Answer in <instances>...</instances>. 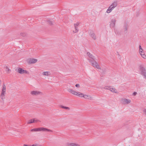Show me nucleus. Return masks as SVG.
Returning <instances> with one entry per match:
<instances>
[{
	"label": "nucleus",
	"mask_w": 146,
	"mask_h": 146,
	"mask_svg": "<svg viewBox=\"0 0 146 146\" xmlns=\"http://www.w3.org/2000/svg\"><path fill=\"white\" fill-rule=\"evenodd\" d=\"M110 86H105L104 87V89L106 90H109Z\"/></svg>",
	"instance_id": "obj_28"
},
{
	"label": "nucleus",
	"mask_w": 146,
	"mask_h": 146,
	"mask_svg": "<svg viewBox=\"0 0 146 146\" xmlns=\"http://www.w3.org/2000/svg\"><path fill=\"white\" fill-rule=\"evenodd\" d=\"M6 90V87L4 84H3L2 86L1 93L0 97L2 99H4L5 98V94Z\"/></svg>",
	"instance_id": "obj_2"
},
{
	"label": "nucleus",
	"mask_w": 146,
	"mask_h": 146,
	"mask_svg": "<svg viewBox=\"0 0 146 146\" xmlns=\"http://www.w3.org/2000/svg\"><path fill=\"white\" fill-rule=\"evenodd\" d=\"M109 90L111 92H114L115 93H117V90L115 89V88H113L111 86H110V88Z\"/></svg>",
	"instance_id": "obj_17"
},
{
	"label": "nucleus",
	"mask_w": 146,
	"mask_h": 146,
	"mask_svg": "<svg viewBox=\"0 0 146 146\" xmlns=\"http://www.w3.org/2000/svg\"><path fill=\"white\" fill-rule=\"evenodd\" d=\"M32 132H36V131H48L52 132V131L44 127H40L38 128H35L31 130Z\"/></svg>",
	"instance_id": "obj_1"
},
{
	"label": "nucleus",
	"mask_w": 146,
	"mask_h": 146,
	"mask_svg": "<svg viewBox=\"0 0 146 146\" xmlns=\"http://www.w3.org/2000/svg\"><path fill=\"white\" fill-rule=\"evenodd\" d=\"M50 72L49 71L44 72L42 73V75L43 76H48L50 75Z\"/></svg>",
	"instance_id": "obj_16"
},
{
	"label": "nucleus",
	"mask_w": 146,
	"mask_h": 146,
	"mask_svg": "<svg viewBox=\"0 0 146 146\" xmlns=\"http://www.w3.org/2000/svg\"><path fill=\"white\" fill-rule=\"evenodd\" d=\"M68 146H79V145L74 143H70L68 144Z\"/></svg>",
	"instance_id": "obj_20"
},
{
	"label": "nucleus",
	"mask_w": 146,
	"mask_h": 146,
	"mask_svg": "<svg viewBox=\"0 0 146 146\" xmlns=\"http://www.w3.org/2000/svg\"><path fill=\"white\" fill-rule=\"evenodd\" d=\"M90 61L91 62L92 66L97 69H100L101 67L99 64L95 60H90Z\"/></svg>",
	"instance_id": "obj_3"
},
{
	"label": "nucleus",
	"mask_w": 146,
	"mask_h": 146,
	"mask_svg": "<svg viewBox=\"0 0 146 146\" xmlns=\"http://www.w3.org/2000/svg\"><path fill=\"white\" fill-rule=\"evenodd\" d=\"M48 22H49V24L50 25H52L53 24L52 22L51 21H49Z\"/></svg>",
	"instance_id": "obj_32"
},
{
	"label": "nucleus",
	"mask_w": 146,
	"mask_h": 146,
	"mask_svg": "<svg viewBox=\"0 0 146 146\" xmlns=\"http://www.w3.org/2000/svg\"><path fill=\"white\" fill-rule=\"evenodd\" d=\"M75 86L77 87H80V85L79 84H76Z\"/></svg>",
	"instance_id": "obj_33"
},
{
	"label": "nucleus",
	"mask_w": 146,
	"mask_h": 146,
	"mask_svg": "<svg viewBox=\"0 0 146 146\" xmlns=\"http://www.w3.org/2000/svg\"><path fill=\"white\" fill-rule=\"evenodd\" d=\"M139 68L141 71V74L144 76V78L146 80V70L141 66H140Z\"/></svg>",
	"instance_id": "obj_4"
},
{
	"label": "nucleus",
	"mask_w": 146,
	"mask_h": 146,
	"mask_svg": "<svg viewBox=\"0 0 146 146\" xmlns=\"http://www.w3.org/2000/svg\"><path fill=\"white\" fill-rule=\"evenodd\" d=\"M30 146H41V145H40V144L36 143V144H33L32 145H30Z\"/></svg>",
	"instance_id": "obj_26"
},
{
	"label": "nucleus",
	"mask_w": 146,
	"mask_h": 146,
	"mask_svg": "<svg viewBox=\"0 0 146 146\" xmlns=\"http://www.w3.org/2000/svg\"><path fill=\"white\" fill-rule=\"evenodd\" d=\"M137 94V93L136 92H134L133 93V95L134 96L136 95Z\"/></svg>",
	"instance_id": "obj_31"
},
{
	"label": "nucleus",
	"mask_w": 146,
	"mask_h": 146,
	"mask_svg": "<svg viewBox=\"0 0 146 146\" xmlns=\"http://www.w3.org/2000/svg\"><path fill=\"white\" fill-rule=\"evenodd\" d=\"M60 107L62 108L68 110H69L70 109V108L68 107L64 106L62 105L60 106Z\"/></svg>",
	"instance_id": "obj_21"
},
{
	"label": "nucleus",
	"mask_w": 146,
	"mask_h": 146,
	"mask_svg": "<svg viewBox=\"0 0 146 146\" xmlns=\"http://www.w3.org/2000/svg\"><path fill=\"white\" fill-rule=\"evenodd\" d=\"M17 72L20 74H29V72L26 70H23V68H18Z\"/></svg>",
	"instance_id": "obj_8"
},
{
	"label": "nucleus",
	"mask_w": 146,
	"mask_h": 146,
	"mask_svg": "<svg viewBox=\"0 0 146 146\" xmlns=\"http://www.w3.org/2000/svg\"><path fill=\"white\" fill-rule=\"evenodd\" d=\"M37 60L36 59L31 58L29 60V62L30 64L35 63L37 62Z\"/></svg>",
	"instance_id": "obj_15"
},
{
	"label": "nucleus",
	"mask_w": 146,
	"mask_h": 146,
	"mask_svg": "<svg viewBox=\"0 0 146 146\" xmlns=\"http://www.w3.org/2000/svg\"><path fill=\"white\" fill-rule=\"evenodd\" d=\"M87 98H87V99L89 100H91L92 99V97H91L90 96V95H88Z\"/></svg>",
	"instance_id": "obj_29"
},
{
	"label": "nucleus",
	"mask_w": 146,
	"mask_h": 146,
	"mask_svg": "<svg viewBox=\"0 0 146 146\" xmlns=\"http://www.w3.org/2000/svg\"><path fill=\"white\" fill-rule=\"evenodd\" d=\"M139 53L140 54L142 58L146 59V55L145 54L143 50L140 45L139 46Z\"/></svg>",
	"instance_id": "obj_5"
},
{
	"label": "nucleus",
	"mask_w": 146,
	"mask_h": 146,
	"mask_svg": "<svg viewBox=\"0 0 146 146\" xmlns=\"http://www.w3.org/2000/svg\"><path fill=\"white\" fill-rule=\"evenodd\" d=\"M24 146H30V145H26V144H24Z\"/></svg>",
	"instance_id": "obj_34"
},
{
	"label": "nucleus",
	"mask_w": 146,
	"mask_h": 146,
	"mask_svg": "<svg viewBox=\"0 0 146 146\" xmlns=\"http://www.w3.org/2000/svg\"><path fill=\"white\" fill-rule=\"evenodd\" d=\"M128 27H129L127 24H126L124 25L123 27V30L124 33L126 34L127 33Z\"/></svg>",
	"instance_id": "obj_10"
},
{
	"label": "nucleus",
	"mask_w": 146,
	"mask_h": 146,
	"mask_svg": "<svg viewBox=\"0 0 146 146\" xmlns=\"http://www.w3.org/2000/svg\"><path fill=\"white\" fill-rule=\"evenodd\" d=\"M74 27L75 30L73 31V32L74 33H77L78 31V27L76 26H74Z\"/></svg>",
	"instance_id": "obj_22"
},
{
	"label": "nucleus",
	"mask_w": 146,
	"mask_h": 146,
	"mask_svg": "<svg viewBox=\"0 0 146 146\" xmlns=\"http://www.w3.org/2000/svg\"><path fill=\"white\" fill-rule=\"evenodd\" d=\"M117 5V1L113 2L110 6L113 9L116 7Z\"/></svg>",
	"instance_id": "obj_12"
},
{
	"label": "nucleus",
	"mask_w": 146,
	"mask_h": 146,
	"mask_svg": "<svg viewBox=\"0 0 146 146\" xmlns=\"http://www.w3.org/2000/svg\"><path fill=\"white\" fill-rule=\"evenodd\" d=\"M80 24V23L79 22H78L74 24V26L78 27Z\"/></svg>",
	"instance_id": "obj_25"
},
{
	"label": "nucleus",
	"mask_w": 146,
	"mask_h": 146,
	"mask_svg": "<svg viewBox=\"0 0 146 146\" xmlns=\"http://www.w3.org/2000/svg\"><path fill=\"white\" fill-rule=\"evenodd\" d=\"M131 102V100L129 99L124 98L121 99V102L124 105L128 104L130 103Z\"/></svg>",
	"instance_id": "obj_7"
},
{
	"label": "nucleus",
	"mask_w": 146,
	"mask_h": 146,
	"mask_svg": "<svg viewBox=\"0 0 146 146\" xmlns=\"http://www.w3.org/2000/svg\"><path fill=\"white\" fill-rule=\"evenodd\" d=\"M87 55L92 59L91 60H96L95 57L89 52H87Z\"/></svg>",
	"instance_id": "obj_13"
},
{
	"label": "nucleus",
	"mask_w": 146,
	"mask_h": 146,
	"mask_svg": "<svg viewBox=\"0 0 146 146\" xmlns=\"http://www.w3.org/2000/svg\"><path fill=\"white\" fill-rule=\"evenodd\" d=\"M68 91L70 93L74 95L78 96L79 97L80 92H77L73 90L72 89H69L68 90Z\"/></svg>",
	"instance_id": "obj_6"
},
{
	"label": "nucleus",
	"mask_w": 146,
	"mask_h": 146,
	"mask_svg": "<svg viewBox=\"0 0 146 146\" xmlns=\"http://www.w3.org/2000/svg\"><path fill=\"white\" fill-rule=\"evenodd\" d=\"M144 114L146 115V109H145L143 111Z\"/></svg>",
	"instance_id": "obj_30"
},
{
	"label": "nucleus",
	"mask_w": 146,
	"mask_h": 146,
	"mask_svg": "<svg viewBox=\"0 0 146 146\" xmlns=\"http://www.w3.org/2000/svg\"><path fill=\"white\" fill-rule=\"evenodd\" d=\"M90 36L94 39L96 40V36L95 33L92 31L90 33Z\"/></svg>",
	"instance_id": "obj_14"
},
{
	"label": "nucleus",
	"mask_w": 146,
	"mask_h": 146,
	"mask_svg": "<svg viewBox=\"0 0 146 146\" xmlns=\"http://www.w3.org/2000/svg\"><path fill=\"white\" fill-rule=\"evenodd\" d=\"M34 123H37L38 122H40V121L39 120L36 118H34L33 119Z\"/></svg>",
	"instance_id": "obj_24"
},
{
	"label": "nucleus",
	"mask_w": 146,
	"mask_h": 146,
	"mask_svg": "<svg viewBox=\"0 0 146 146\" xmlns=\"http://www.w3.org/2000/svg\"><path fill=\"white\" fill-rule=\"evenodd\" d=\"M116 20L115 19H111L110 25L111 27L113 28L114 27Z\"/></svg>",
	"instance_id": "obj_11"
},
{
	"label": "nucleus",
	"mask_w": 146,
	"mask_h": 146,
	"mask_svg": "<svg viewBox=\"0 0 146 146\" xmlns=\"http://www.w3.org/2000/svg\"><path fill=\"white\" fill-rule=\"evenodd\" d=\"M31 94L33 96H37L42 94V93L39 91H33L31 92Z\"/></svg>",
	"instance_id": "obj_9"
},
{
	"label": "nucleus",
	"mask_w": 146,
	"mask_h": 146,
	"mask_svg": "<svg viewBox=\"0 0 146 146\" xmlns=\"http://www.w3.org/2000/svg\"><path fill=\"white\" fill-rule=\"evenodd\" d=\"M113 10V9L110 6H109L106 11L107 13H109L111 12V11Z\"/></svg>",
	"instance_id": "obj_18"
},
{
	"label": "nucleus",
	"mask_w": 146,
	"mask_h": 146,
	"mask_svg": "<svg viewBox=\"0 0 146 146\" xmlns=\"http://www.w3.org/2000/svg\"><path fill=\"white\" fill-rule=\"evenodd\" d=\"M34 121H33V119H30L28 120L27 122V123L28 124H30L34 123Z\"/></svg>",
	"instance_id": "obj_23"
},
{
	"label": "nucleus",
	"mask_w": 146,
	"mask_h": 146,
	"mask_svg": "<svg viewBox=\"0 0 146 146\" xmlns=\"http://www.w3.org/2000/svg\"><path fill=\"white\" fill-rule=\"evenodd\" d=\"M79 97H84V98L85 99H87L88 98V95H84L83 94L80 93V95L79 96Z\"/></svg>",
	"instance_id": "obj_19"
},
{
	"label": "nucleus",
	"mask_w": 146,
	"mask_h": 146,
	"mask_svg": "<svg viewBox=\"0 0 146 146\" xmlns=\"http://www.w3.org/2000/svg\"><path fill=\"white\" fill-rule=\"evenodd\" d=\"M6 71L7 72L9 73L10 70L9 69L7 66H6Z\"/></svg>",
	"instance_id": "obj_27"
}]
</instances>
